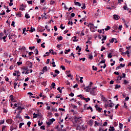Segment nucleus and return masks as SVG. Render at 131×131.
Segmentation results:
<instances>
[{
  "instance_id": "nucleus-29",
  "label": "nucleus",
  "mask_w": 131,
  "mask_h": 131,
  "mask_svg": "<svg viewBox=\"0 0 131 131\" xmlns=\"http://www.w3.org/2000/svg\"><path fill=\"white\" fill-rule=\"evenodd\" d=\"M93 70L94 71H97L98 70V68L95 67V66H92Z\"/></svg>"
},
{
  "instance_id": "nucleus-2",
  "label": "nucleus",
  "mask_w": 131,
  "mask_h": 131,
  "mask_svg": "<svg viewBox=\"0 0 131 131\" xmlns=\"http://www.w3.org/2000/svg\"><path fill=\"white\" fill-rule=\"evenodd\" d=\"M14 129H17V125L14 123L12 124L11 126L10 127V130L13 131Z\"/></svg>"
},
{
  "instance_id": "nucleus-34",
  "label": "nucleus",
  "mask_w": 131,
  "mask_h": 131,
  "mask_svg": "<svg viewBox=\"0 0 131 131\" xmlns=\"http://www.w3.org/2000/svg\"><path fill=\"white\" fill-rule=\"evenodd\" d=\"M87 110H91V112H93V107L92 106L88 107Z\"/></svg>"
},
{
  "instance_id": "nucleus-10",
  "label": "nucleus",
  "mask_w": 131,
  "mask_h": 131,
  "mask_svg": "<svg viewBox=\"0 0 131 131\" xmlns=\"http://www.w3.org/2000/svg\"><path fill=\"white\" fill-rule=\"evenodd\" d=\"M101 99L103 101V102H107L108 101V99L104 97V96H101Z\"/></svg>"
},
{
  "instance_id": "nucleus-21",
  "label": "nucleus",
  "mask_w": 131,
  "mask_h": 131,
  "mask_svg": "<svg viewBox=\"0 0 131 131\" xmlns=\"http://www.w3.org/2000/svg\"><path fill=\"white\" fill-rule=\"evenodd\" d=\"M113 28L115 30H117L118 29V26H117V25H114L113 27Z\"/></svg>"
},
{
  "instance_id": "nucleus-64",
  "label": "nucleus",
  "mask_w": 131,
  "mask_h": 131,
  "mask_svg": "<svg viewBox=\"0 0 131 131\" xmlns=\"http://www.w3.org/2000/svg\"><path fill=\"white\" fill-rule=\"evenodd\" d=\"M35 55H38V50H37V49L35 50Z\"/></svg>"
},
{
  "instance_id": "nucleus-37",
  "label": "nucleus",
  "mask_w": 131,
  "mask_h": 131,
  "mask_svg": "<svg viewBox=\"0 0 131 131\" xmlns=\"http://www.w3.org/2000/svg\"><path fill=\"white\" fill-rule=\"evenodd\" d=\"M15 117L16 119L19 118V119H21V116H20V115H19V114H17Z\"/></svg>"
},
{
  "instance_id": "nucleus-52",
  "label": "nucleus",
  "mask_w": 131,
  "mask_h": 131,
  "mask_svg": "<svg viewBox=\"0 0 131 131\" xmlns=\"http://www.w3.org/2000/svg\"><path fill=\"white\" fill-rule=\"evenodd\" d=\"M115 39V38H112L111 40H110V42H111L112 43H113V42H114Z\"/></svg>"
},
{
  "instance_id": "nucleus-60",
  "label": "nucleus",
  "mask_w": 131,
  "mask_h": 131,
  "mask_svg": "<svg viewBox=\"0 0 131 131\" xmlns=\"http://www.w3.org/2000/svg\"><path fill=\"white\" fill-rule=\"evenodd\" d=\"M30 124H31V122L29 121L27 122V125L29 127H30Z\"/></svg>"
},
{
  "instance_id": "nucleus-45",
  "label": "nucleus",
  "mask_w": 131,
  "mask_h": 131,
  "mask_svg": "<svg viewBox=\"0 0 131 131\" xmlns=\"http://www.w3.org/2000/svg\"><path fill=\"white\" fill-rule=\"evenodd\" d=\"M25 31H26V28H24L23 30V33L26 35V33H25Z\"/></svg>"
},
{
  "instance_id": "nucleus-39",
  "label": "nucleus",
  "mask_w": 131,
  "mask_h": 131,
  "mask_svg": "<svg viewBox=\"0 0 131 131\" xmlns=\"http://www.w3.org/2000/svg\"><path fill=\"white\" fill-rule=\"evenodd\" d=\"M7 37H8V36L6 35L2 38V39L4 40V41L5 42H6V41H7V40H6V38H7Z\"/></svg>"
},
{
  "instance_id": "nucleus-13",
  "label": "nucleus",
  "mask_w": 131,
  "mask_h": 131,
  "mask_svg": "<svg viewBox=\"0 0 131 131\" xmlns=\"http://www.w3.org/2000/svg\"><path fill=\"white\" fill-rule=\"evenodd\" d=\"M76 50L78 51V53H80V52H81V48H80L79 46H77Z\"/></svg>"
},
{
  "instance_id": "nucleus-16",
  "label": "nucleus",
  "mask_w": 131,
  "mask_h": 131,
  "mask_svg": "<svg viewBox=\"0 0 131 131\" xmlns=\"http://www.w3.org/2000/svg\"><path fill=\"white\" fill-rule=\"evenodd\" d=\"M108 130L109 131H114V130H115V128H114V126H110V129H108Z\"/></svg>"
},
{
  "instance_id": "nucleus-49",
  "label": "nucleus",
  "mask_w": 131,
  "mask_h": 131,
  "mask_svg": "<svg viewBox=\"0 0 131 131\" xmlns=\"http://www.w3.org/2000/svg\"><path fill=\"white\" fill-rule=\"evenodd\" d=\"M55 73L56 74H60V71H58V70H55Z\"/></svg>"
},
{
  "instance_id": "nucleus-54",
  "label": "nucleus",
  "mask_w": 131,
  "mask_h": 131,
  "mask_svg": "<svg viewBox=\"0 0 131 131\" xmlns=\"http://www.w3.org/2000/svg\"><path fill=\"white\" fill-rule=\"evenodd\" d=\"M79 60L80 61H81V60H82V61L84 62V61H85V57L81 58H79Z\"/></svg>"
},
{
  "instance_id": "nucleus-47",
  "label": "nucleus",
  "mask_w": 131,
  "mask_h": 131,
  "mask_svg": "<svg viewBox=\"0 0 131 131\" xmlns=\"http://www.w3.org/2000/svg\"><path fill=\"white\" fill-rule=\"evenodd\" d=\"M71 50L70 49H68V50H66V52H64V54H68V53H69V52H70Z\"/></svg>"
},
{
  "instance_id": "nucleus-57",
  "label": "nucleus",
  "mask_w": 131,
  "mask_h": 131,
  "mask_svg": "<svg viewBox=\"0 0 131 131\" xmlns=\"http://www.w3.org/2000/svg\"><path fill=\"white\" fill-rule=\"evenodd\" d=\"M66 63H69V64H70L71 63V61L68 60V59H64Z\"/></svg>"
},
{
  "instance_id": "nucleus-24",
  "label": "nucleus",
  "mask_w": 131,
  "mask_h": 131,
  "mask_svg": "<svg viewBox=\"0 0 131 131\" xmlns=\"http://www.w3.org/2000/svg\"><path fill=\"white\" fill-rule=\"evenodd\" d=\"M88 27H90V29L91 28H94V24H92V23H90L89 25H88Z\"/></svg>"
},
{
  "instance_id": "nucleus-12",
  "label": "nucleus",
  "mask_w": 131,
  "mask_h": 131,
  "mask_svg": "<svg viewBox=\"0 0 131 131\" xmlns=\"http://www.w3.org/2000/svg\"><path fill=\"white\" fill-rule=\"evenodd\" d=\"M41 71L42 72H46V71H48V68L47 66L44 67Z\"/></svg>"
},
{
  "instance_id": "nucleus-7",
  "label": "nucleus",
  "mask_w": 131,
  "mask_h": 131,
  "mask_svg": "<svg viewBox=\"0 0 131 131\" xmlns=\"http://www.w3.org/2000/svg\"><path fill=\"white\" fill-rule=\"evenodd\" d=\"M7 123H8L9 124H11V123H13V119H9L6 120Z\"/></svg>"
},
{
  "instance_id": "nucleus-50",
  "label": "nucleus",
  "mask_w": 131,
  "mask_h": 131,
  "mask_svg": "<svg viewBox=\"0 0 131 131\" xmlns=\"http://www.w3.org/2000/svg\"><path fill=\"white\" fill-rule=\"evenodd\" d=\"M104 50H106V48L104 47V46H102L101 47L100 51H101V52H103L104 51Z\"/></svg>"
},
{
  "instance_id": "nucleus-35",
  "label": "nucleus",
  "mask_w": 131,
  "mask_h": 131,
  "mask_svg": "<svg viewBox=\"0 0 131 131\" xmlns=\"http://www.w3.org/2000/svg\"><path fill=\"white\" fill-rule=\"evenodd\" d=\"M106 62V59H104L103 60H101L100 62V64H105V63Z\"/></svg>"
},
{
  "instance_id": "nucleus-42",
  "label": "nucleus",
  "mask_w": 131,
  "mask_h": 131,
  "mask_svg": "<svg viewBox=\"0 0 131 131\" xmlns=\"http://www.w3.org/2000/svg\"><path fill=\"white\" fill-rule=\"evenodd\" d=\"M57 91H58V92H59L60 94H62V90H61V88L60 87H58L57 88Z\"/></svg>"
},
{
  "instance_id": "nucleus-27",
  "label": "nucleus",
  "mask_w": 131,
  "mask_h": 131,
  "mask_svg": "<svg viewBox=\"0 0 131 131\" xmlns=\"http://www.w3.org/2000/svg\"><path fill=\"white\" fill-rule=\"evenodd\" d=\"M120 88H121V86L120 85H117L116 84L115 85V90H117L118 89H120Z\"/></svg>"
},
{
  "instance_id": "nucleus-11",
  "label": "nucleus",
  "mask_w": 131,
  "mask_h": 131,
  "mask_svg": "<svg viewBox=\"0 0 131 131\" xmlns=\"http://www.w3.org/2000/svg\"><path fill=\"white\" fill-rule=\"evenodd\" d=\"M9 98L11 101H12L13 102H16V101H14V100H15V98H14V96L13 95H10L9 96Z\"/></svg>"
},
{
  "instance_id": "nucleus-14",
  "label": "nucleus",
  "mask_w": 131,
  "mask_h": 131,
  "mask_svg": "<svg viewBox=\"0 0 131 131\" xmlns=\"http://www.w3.org/2000/svg\"><path fill=\"white\" fill-rule=\"evenodd\" d=\"M74 4L76 6H78V7H81V4L79 2H75Z\"/></svg>"
},
{
  "instance_id": "nucleus-51",
  "label": "nucleus",
  "mask_w": 131,
  "mask_h": 131,
  "mask_svg": "<svg viewBox=\"0 0 131 131\" xmlns=\"http://www.w3.org/2000/svg\"><path fill=\"white\" fill-rule=\"evenodd\" d=\"M123 126V124L121 123H119V128L121 129V128H122Z\"/></svg>"
},
{
  "instance_id": "nucleus-4",
  "label": "nucleus",
  "mask_w": 131,
  "mask_h": 131,
  "mask_svg": "<svg viewBox=\"0 0 131 131\" xmlns=\"http://www.w3.org/2000/svg\"><path fill=\"white\" fill-rule=\"evenodd\" d=\"M80 118H81V117H80L79 118H78L76 116L74 117V119L75 120V123H77V122H78V121H79V119Z\"/></svg>"
},
{
  "instance_id": "nucleus-31",
  "label": "nucleus",
  "mask_w": 131,
  "mask_h": 131,
  "mask_svg": "<svg viewBox=\"0 0 131 131\" xmlns=\"http://www.w3.org/2000/svg\"><path fill=\"white\" fill-rule=\"evenodd\" d=\"M9 39H12V38H14L15 37V35H9Z\"/></svg>"
},
{
  "instance_id": "nucleus-23",
  "label": "nucleus",
  "mask_w": 131,
  "mask_h": 131,
  "mask_svg": "<svg viewBox=\"0 0 131 131\" xmlns=\"http://www.w3.org/2000/svg\"><path fill=\"white\" fill-rule=\"evenodd\" d=\"M50 74H51V75H53V77H56V76H57V75H58L56 74H54V72H50Z\"/></svg>"
},
{
  "instance_id": "nucleus-48",
  "label": "nucleus",
  "mask_w": 131,
  "mask_h": 131,
  "mask_svg": "<svg viewBox=\"0 0 131 131\" xmlns=\"http://www.w3.org/2000/svg\"><path fill=\"white\" fill-rule=\"evenodd\" d=\"M124 108H125V109H127V105H126V102L124 103Z\"/></svg>"
},
{
  "instance_id": "nucleus-40",
  "label": "nucleus",
  "mask_w": 131,
  "mask_h": 131,
  "mask_svg": "<svg viewBox=\"0 0 131 131\" xmlns=\"http://www.w3.org/2000/svg\"><path fill=\"white\" fill-rule=\"evenodd\" d=\"M12 5H13V0H10V3H9L10 7H12Z\"/></svg>"
},
{
  "instance_id": "nucleus-59",
  "label": "nucleus",
  "mask_w": 131,
  "mask_h": 131,
  "mask_svg": "<svg viewBox=\"0 0 131 131\" xmlns=\"http://www.w3.org/2000/svg\"><path fill=\"white\" fill-rule=\"evenodd\" d=\"M37 114H38V116H40V117H41V114L39 113V111H37Z\"/></svg>"
},
{
  "instance_id": "nucleus-56",
  "label": "nucleus",
  "mask_w": 131,
  "mask_h": 131,
  "mask_svg": "<svg viewBox=\"0 0 131 131\" xmlns=\"http://www.w3.org/2000/svg\"><path fill=\"white\" fill-rule=\"evenodd\" d=\"M74 39L73 40V41H74V42L77 41V40L76 39V38H77V37L75 36H74Z\"/></svg>"
},
{
  "instance_id": "nucleus-55",
  "label": "nucleus",
  "mask_w": 131,
  "mask_h": 131,
  "mask_svg": "<svg viewBox=\"0 0 131 131\" xmlns=\"http://www.w3.org/2000/svg\"><path fill=\"white\" fill-rule=\"evenodd\" d=\"M125 66V64L120 63V67L122 68H123V67H124Z\"/></svg>"
},
{
  "instance_id": "nucleus-9",
  "label": "nucleus",
  "mask_w": 131,
  "mask_h": 131,
  "mask_svg": "<svg viewBox=\"0 0 131 131\" xmlns=\"http://www.w3.org/2000/svg\"><path fill=\"white\" fill-rule=\"evenodd\" d=\"M25 8H26V6H24V5L22 4L20 7V10H21V11H25Z\"/></svg>"
},
{
  "instance_id": "nucleus-33",
  "label": "nucleus",
  "mask_w": 131,
  "mask_h": 131,
  "mask_svg": "<svg viewBox=\"0 0 131 131\" xmlns=\"http://www.w3.org/2000/svg\"><path fill=\"white\" fill-rule=\"evenodd\" d=\"M111 28H110V26H106V28H105V31H108V30H110V29H111Z\"/></svg>"
},
{
  "instance_id": "nucleus-26",
  "label": "nucleus",
  "mask_w": 131,
  "mask_h": 131,
  "mask_svg": "<svg viewBox=\"0 0 131 131\" xmlns=\"http://www.w3.org/2000/svg\"><path fill=\"white\" fill-rule=\"evenodd\" d=\"M30 32H33L35 31V29L34 28H32V27H31V29L29 30Z\"/></svg>"
},
{
  "instance_id": "nucleus-43",
  "label": "nucleus",
  "mask_w": 131,
  "mask_h": 131,
  "mask_svg": "<svg viewBox=\"0 0 131 131\" xmlns=\"http://www.w3.org/2000/svg\"><path fill=\"white\" fill-rule=\"evenodd\" d=\"M7 127V126L4 125L2 127V131H6V128Z\"/></svg>"
},
{
  "instance_id": "nucleus-19",
  "label": "nucleus",
  "mask_w": 131,
  "mask_h": 131,
  "mask_svg": "<svg viewBox=\"0 0 131 131\" xmlns=\"http://www.w3.org/2000/svg\"><path fill=\"white\" fill-rule=\"evenodd\" d=\"M55 86H56V84H55V82H53L51 84V89H55Z\"/></svg>"
},
{
  "instance_id": "nucleus-15",
  "label": "nucleus",
  "mask_w": 131,
  "mask_h": 131,
  "mask_svg": "<svg viewBox=\"0 0 131 131\" xmlns=\"http://www.w3.org/2000/svg\"><path fill=\"white\" fill-rule=\"evenodd\" d=\"M122 77L120 76H119L117 78V82H119V81H120V80H121Z\"/></svg>"
},
{
  "instance_id": "nucleus-32",
  "label": "nucleus",
  "mask_w": 131,
  "mask_h": 131,
  "mask_svg": "<svg viewBox=\"0 0 131 131\" xmlns=\"http://www.w3.org/2000/svg\"><path fill=\"white\" fill-rule=\"evenodd\" d=\"M114 106V103L111 102L109 104L108 107H110L111 108H112V107Z\"/></svg>"
},
{
  "instance_id": "nucleus-61",
  "label": "nucleus",
  "mask_w": 131,
  "mask_h": 131,
  "mask_svg": "<svg viewBox=\"0 0 131 131\" xmlns=\"http://www.w3.org/2000/svg\"><path fill=\"white\" fill-rule=\"evenodd\" d=\"M88 58H89V59H90L91 60H92L93 59V55H90L89 56Z\"/></svg>"
},
{
  "instance_id": "nucleus-6",
  "label": "nucleus",
  "mask_w": 131,
  "mask_h": 131,
  "mask_svg": "<svg viewBox=\"0 0 131 131\" xmlns=\"http://www.w3.org/2000/svg\"><path fill=\"white\" fill-rule=\"evenodd\" d=\"M95 107L96 108V110L97 111H98V112H101V111H102V108L99 107L98 105H96L95 106Z\"/></svg>"
},
{
  "instance_id": "nucleus-25",
  "label": "nucleus",
  "mask_w": 131,
  "mask_h": 131,
  "mask_svg": "<svg viewBox=\"0 0 131 131\" xmlns=\"http://www.w3.org/2000/svg\"><path fill=\"white\" fill-rule=\"evenodd\" d=\"M112 7L113 8L109 7H107V9L108 10H112V9H113V10H114V9H116V7H115L114 6H112Z\"/></svg>"
},
{
  "instance_id": "nucleus-1",
  "label": "nucleus",
  "mask_w": 131,
  "mask_h": 131,
  "mask_svg": "<svg viewBox=\"0 0 131 131\" xmlns=\"http://www.w3.org/2000/svg\"><path fill=\"white\" fill-rule=\"evenodd\" d=\"M96 92H97V86L91 88L90 89V94L92 96H96Z\"/></svg>"
},
{
  "instance_id": "nucleus-44",
  "label": "nucleus",
  "mask_w": 131,
  "mask_h": 131,
  "mask_svg": "<svg viewBox=\"0 0 131 131\" xmlns=\"http://www.w3.org/2000/svg\"><path fill=\"white\" fill-rule=\"evenodd\" d=\"M51 109L52 111H54V112H58V110H57V108H52Z\"/></svg>"
},
{
  "instance_id": "nucleus-18",
  "label": "nucleus",
  "mask_w": 131,
  "mask_h": 131,
  "mask_svg": "<svg viewBox=\"0 0 131 131\" xmlns=\"http://www.w3.org/2000/svg\"><path fill=\"white\" fill-rule=\"evenodd\" d=\"M77 97H79V98H80L82 100H86V98L83 97V96H82V95H81V94H80V95H78Z\"/></svg>"
},
{
  "instance_id": "nucleus-63",
  "label": "nucleus",
  "mask_w": 131,
  "mask_h": 131,
  "mask_svg": "<svg viewBox=\"0 0 131 131\" xmlns=\"http://www.w3.org/2000/svg\"><path fill=\"white\" fill-rule=\"evenodd\" d=\"M57 38L59 39V40H62L63 39V37L60 36L59 37H58Z\"/></svg>"
},
{
  "instance_id": "nucleus-38",
  "label": "nucleus",
  "mask_w": 131,
  "mask_h": 131,
  "mask_svg": "<svg viewBox=\"0 0 131 131\" xmlns=\"http://www.w3.org/2000/svg\"><path fill=\"white\" fill-rule=\"evenodd\" d=\"M118 29L119 31H121V29H122V26L121 25L119 26Z\"/></svg>"
},
{
  "instance_id": "nucleus-17",
  "label": "nucleus",
  "mask_w": 131,
  "mask_h": 131,
  "mask_svg": "<svg viewBox=\"0 0 131 131\" xmlns=\"http://www.w3.org/2000/svg\"><path fill=\"white\" fill-rule=\"evenodd\" d=\"M32 65H33V64H32V62H29L28 63V66H29V68H32Z\"/></svg>"
},
{
  "instance_id": "nucleus-5",
  "label": "nucleus",
  "mask_w": 131,
  "mask_h": 131,
  "mask_svg": "<svg viewBox=\"0 0 131 131\" xmlns=\"http://www.w3.org/2000/svg\"><path fill=\"white\" fill-rule=\"evenodd\" d=\"M88 123L90 126H93V124H94V120H93V119H91Z\"/></svg>"
},
{
  "instance_id": "nucleus-58",
  "label": "nucleus",
  "mask_w": 131,
  "mask_h": 131,
  "mask_svg": "<svg viewBox=\"0 0 131 131\" xmlns=\"http://www.w3.org/2000/svg\"><path fill=\"white\" fill-rule=\"evenodd\" d=\"M69 95L70 96V97H74V94L72 92L69 94Z\"/></svg>"
},
{
  "instance_id": "nucleus-36",
  "label": "nucleus",
  "mask_w": 131,
  "mask_h": 131,
  "mask_svg": "<svg viewBox=\"0 0 131 131\" xmlns=\"http://www.w3.org/2000/svg\"><path fill=\"white\" fill-rule=\"evenodd\" d=\"M107 57L109 58V59H111V58H112V54L109 53L107 55Z\"/></svg>"
},
{
  "instance_id": "nucleus-3",
  "label": "nucleus",
  "mask_w": 131,
  "mask_h": 131,
  "mask_svg": "<svg viewBox=\"0 0 131 131\" xmlns=\"http://www.w3.org/2000/svg\"><path fill=\"white\" fill-rule=\"evenodd\" d=\"M113 18L115 20H119V19L120 18V16H119L118 15L114 14L113 15Z\"/></svg>"
},
{
  "instance_id": "nucleus-62",
  "label": "nucleus",
  "mask_w": 131,
  "mask_h": 131,
  "mask_svg": "<svg viewBox=\"0 0 131 131\" xmlns=\"http://www.w3.org/2000/svg\"><path fill=\"white\" fill-rule=\"evenodd\" d=\"M55 1H51L50 4V5H54V4H55Z\"/></svg>"
},
{
  "instance_id": "nucleus-53",
  "label": "nucleus",
  "mask_w": 131,
  "mask_h": 131,
  "mask_svg": "<svg viewBox=\"0 0 131 131\" xmlns=\"http://www.w3.org/2000/svg\"><path fill=\"white\" fill-rule=\"evenodd\" d=\"M40 129L45 130V129H46V126L45 125L41 126H40Z\"/></svg>"
},
{
  "instance_id": "nucleus-8",
  "label": "nucleus",
  "mask_w": 131,
  "mask_h": 131,
  "mask_svg": "<svg viewBox=\"0 0 131 131\" xmlns=\"http://www.w3.org/2000/svg\"><path fill=\"white\" fill-rule=\"evenodd\" d=\"M92 88H90V86H86L85 88H84V90H85V92H89L90 91H91V89Z\"/></svg>"
},
{
  "instance_id": "nucleus-22",
  "label": "nucleus",
  "mask_w": 131,
  "mask_h": 131,
  "mask_svg": "<svg viewBox=\"0 0 131 131\" xmlns=\"http://www.w3.org/2000/svg\"><path fill=\"white\" fill-rule=\"evenodd\" d=\"M25 17L26 19H29V18H30V16L29 15V14H28V13H26Z\"/></svg>"
},
{
  "instance_id": "nucleus-30",
  "label": "nucleus",
  "mask_w": 131,
  "mask_h": 131,
  "mask_svg": "<svg viewBox=\"0 0 131 131\" xmlns=\"http://www.w3.org/2000/svg\"><path fill=\"white\" fill-rule=\"evenodd\" d=\"M24 109V107H21L20 106H18L17 108V110H19L20 111H22Z\"/></svg>"
},
{
  "instance_id": "nucleus-28",
  "label": "nucleus",
  "mask_w": 131,
  "mask_h": 131,
  "mask_svg": "<svg viewBox=\"0 0 131 131\" xmlns=\"http://www.w3.org/2000/svg\"><path fill=\"white\" fill-rule=\"evenodd\" d=\"M102 37H103V38L101 39L102 41H103V40H106V39H107L106 36L102 35Z\"/></svg>"
},
{
  "instance_id": "nucleus-20",
  "label": "nucleus",
  "mask_w": 131,
  "mask_h": 131,
  "mask_svg": "<svg viewBox=\"0 0 131 131\" xmlns=\"http://www.w3.org/2000/svg\"><path fill=\"white\" fill-rule=\"evenodd\" d=\"M16 16L17 18H21L22 17V14L21 13H16Z\"/></svg>"
},
{
  "instance_id": "nucleus-46",
  "label": "nucleus",
  "mask_w": 131,
  "mask_h": 131,
  "mask_svg": "<svg viewBox=\"0 0 131 131\" xmlns=\"http://www.w3.org/2000/svg\"><path fill=\"white\" fill-rule=\"evenodd\" d=\"M53 123L50 120L49 122H47V124H48V125H51Z\"/></svg>"
},
{
  "instance_id": "nucleus-41",
  "label": "nucleus",
  "mask_w": 131,
  "mask_h": 131,
  "mask_svg": "<svg viewBox=\"0 0 131 131\" xmlns=\"http://www.w3.org/2000/svg\"><path fill=\"white\" fill-rule=\"evenodd\" d=\"M3 36H4V33L2 32L0 33V39H3Z\"/></svg>"
}]
</instances>
